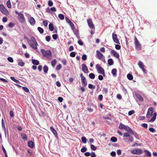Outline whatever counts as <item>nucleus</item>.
I'll use <instances>...</instances> for the list:
<instances>
[{
  "label": "nucleus",
  "mask_w": 157,
  "mask_h": 157,
  "mask_svg": "<svg viewBox=\"0 0 157 157\" xmlns=\"http://www.w3.org/2000/svg\"><path fill=\"white\" fill-rule=\"evenodd\" d=\"M130 132H125L123 134V137L124 140L126 142L128 143L132 142L133 140L132 136L130 135Z\"/></svg>",
  "instance_id": "f257e3e1"
},
{
  "label": "nucleus",
  "mask_w": 157,
  "mask_h": 157,
  "mask_svg": "<svg viewBox=\"0 0 157 157\" xmlns=\"http://www.w3.org/2000/svg\"><path fill=\"white\" fill-rule=\"evenodd\" d=\"M28 43L33 49L35 50L37 49L38 44L33 37H31L30 40L28 41Z\"/></svg>",
  "instance_id": "f03ea898"
},
{
  "label": "nucleus",
  "mask_w": 157,
  "mask_h": 157,
  "mask_svg": "<svg viewBox=\"0 0 157 157\" xmlns=\"http://www.w3.org/2000/svg\"><path fill=\"white\" fill-rule=\"evenodd\" d=\"M118 128L119 129L124 130L128 132H133V130L129 127L127 125H124L122 123H120Z\"/></svg>",
  "instance_id": "7ed1b4c3"
},
{
  "label": "nucleus",
  "mask_w": 157,
  "mask_h": 157,
  "mask_svg": "<svg viewBox=\"0 0 157 157\" xmlns=\"http://www.w3.org/2000/svg\"><path fill=\"white\" fill-rule=\"evenodd\" d=\"M15 13L16 14L18 15V19L19 21L21 23H24L25 21V20L23 14L18 12L17 10L15 11Z\"/></svg>",
  "instance_id": "20e7f679"
},
{
  "label": "nucleus",
  "mask_w": 157,
  "mask_h": 157,
  "mask_svg": "<svg viewBox=\"0 0 157 157\" xmlns=\"http://www.w3.org/2000/svg\"><path fill=\"white\" fill-rule=\"evenodd\" d=\"M40 52L45 57H48V56L51 57L52 56V52L50 50L46 51L44 49H41Z\"/></svg>",
  "instance_id": "39448f33"
},
{
  "label": "nucleus",
  "mask_w": 157,
  "mask_h": 157,
  "mask_svg": "<svg viewBox=\"0 0 157 157\" xmlns=\"http://www.w3.org/2000/svg\"><path fill=\"white\" fill-rule=\"evenodd\" d=\"M96 68L98 73L104 76H105L104 70L99 64H97L96 65Z\"/></svg>",
  "instance_id": "423d86ee"
},
{
  "label": "nucleus",
  "mask_w": 157,
  "mask_h": 157,
  "mask_svg": "<svg viewBox=\"0 0 157 157\" xmlns=\"http://www.w3.org/2000/svg\"><path fill=\"white\" fill-rule=\"evenodd\" d=\"M0 10L2 13L6 15H7L9 14V11L2 4L0 5Z\"/></svg>",
  "instance_id": "0eeeda50"
},
{
  "label": "nucleus",
  "mask_w": 157,
  "mask_h": 157,
  "mask_svg": "<svg viewBox=\"0 0 157 157\" xmlns=\"http://www.w3.org/2000/svg\"><path fill=\"white\" fill-rule=\"evenodd\" d=\"M136 49L137 50H140L141 49V45L140 43L136 37L135 36L134 42Z\"/></svg>",
  "instance_id": "6e6552de"
},
{
  "label": "nucleus",
  "mask_w": 157,
  "mask_h": 157,
  "mask_svg": "<svg viewBox=\"0 0 157 157\" xmlns=\"http://www.w3.org/2000/svg\"><path fill=\"white\" fill-rule=\"evenodd\" d=\"M131 152L133 154L140 155L142 154L143 153V151L140 149H137L131 150Z\"/></svg>",
  "instance_id": "1a4fd4ad"
},
{
  "label": "nucleus",
  "mask_w": 157,
  "mask_h": 157,
  "mask_svg": "<svg viewBox=\"0 0 157 157\" xmlns=\"http://www.w3.org/2000/svg\"><path fill=\"white\" fill-rule=\"evenodd\" d=\"M153 113V108H149L147 112L146 117L147 118H149L150 117L152 116Z\"/></svg>",
  "instance_id": "9d476101"
},
{
  "label": "nucleus",
  "mask_w": 157,
  "mask_h": 157,
  "mask_svg": "<svg viewBox=\"0 0 157 157\" xmlns=\"http://www.w3.org/2000/svg\"><path fill=\"white\" fill-rule=\"evenodd\" d=\"M112 38L114 42L117 44H120V42L117 38V35L114 34L113 33L112 34Z\"/></svg>",
  "instance_id": "9b49d317"
},
{
  "label": "nucleus",
  "mask_w": 157,
  "mask_h": 157,
  "mask_svg": "<svg viewBox=\"0 0 157 157\" xmlns=\"http://www.w3.org/2000/svg\"><path fill=\"white\" fill-rule=\"evenodd\" d=\"M66 21L70 25L72 30H73L75 28V26L74 24L71 22L70 20L67 17L65 18Z\"/></svg>",
  "instance_id": "f8f14e48"
},
{
  "label": "nucleus",
  "mask_w": 157,
  "mask_h": 157,
  "mask_svg": "<svg viewBox=\"0 0 157 157\" xmlns=\"http://www.w3.org/2000/svg\"><path fill=\"white\" fill-rule=\"evenodd\" d=\"M82 69L84 72L86 74L89 73V71L86 65L84 64H82Z\"/></svg>",
  "instance_id": "ddd939ff"
},
{
  "label": "nucleus",
  "mask_w": 157,
  "mask_h": 157,
  "mask_svg": "<svg viewBox=\"0 0 157 157\" xmlns=\"http://www.w3.org/2000/svg\"><path fill=\"white\" fill-rule=\"evenodd\" d=\"M88 25L90 28H94V25L93 23L92 20L90 19H89L87 20Z\"/></svg>",
  "instance_id": "4468645a"
},
{
  "label": "nucleus",
  "mask_w": 157,
  "mask_h": 157,
  "mask_svg": "<svg viewBox=\"0 0 157 157\" xmlns=\"http://www.w3.org/2000/svg\"><path fill=\"white\" fill-rule=\"evenodd\" d=\"M29 21L32 26H33L34 25L36 22L35 19L32 17H30L29 18Z\"/></svg>",
  "instance_id": "2eb2a0df"
},
{
  "label": "nucleus",
  "mask_w": 157,
  "mask_h": 157,
  "mask_svg": "<svg viewBox=\"0 0 157 157\" xmlns=\"http://www.w3.org/2000/svg\"><path fill=\"white\" fill-rule=\"evenodd\" d=\"M96 57H97L99 59H100L103 57V55L99 51L97 50L96 51Z\"/></svg>",
  "instance_id": "dca6fc26"
},
{
  "label": "nucleus",
  "mask_w": 157,
  "mask_h": 157,
  "mask_svg": "<svg viewBox=\"0 0 157 157\" xmlns=\"http://www.w3.org/2000/svg\"><path fill=\"white\" fill-rule=\"evenodd\" d=\"M81 82L84 87H85L87 85V82L86 80V78L82 77L81 78Z\"/></svg>",
  "instance_id": "f3484780"
},
{
  "label": "nucleus",
  "mask_w": 157,
  "mask_h": 157,
  "mask_svg": "<svg viewBox=\"0 0 157 157\" xmlns=\"http://www.w3.org/2000/svg\"><path fill=\"white\" fill-rule=\"evenodd\" d=\"M111 54H112L116 58H119V54L116 51L114 50H112L111 51Z\"/></svg>",
  "instance_id": "a211bd4d"
},
{
  "label": "nucleus",
  "mask_w": 157,
  "mask_h": 157,
  "mask_svg": "<svg viewBox=\"0 0 157 157\" xmlns=\"http://www.w3.org/2000/svg\"><path fill=\"white\" fill-rule=\"evenodd\" d=\"M50 129L53 134L56 137H57V134L56 130L53 127H51L50 128Z\"/></svg>",
  "instance_id": "6ab92c4d"
},
{
  "label": "nucleus",
  "mask_w": 157,
  "mask_h": 157,
  "mask_svg": "<svg viewBox=\"0 0 157 157\" xmlns=\"http://www.w3.org/2000/svg\"><path fill=\"white\" fill-rule=\"evenodd\" d=\"M156 115H157L156 113L155 112L154 113L152 118L150 120V122H154L156 119Z\"/></svg>",
  "instance_id": "aec40b11"
},
{
  "label": "nucleus",
  "mask_w": 157,
  "mask_h": 157,
  "mask_svg": "<svg viewBox=\"0 0 157 157\" xmlns=\"http://www.w3.org/2000/svg\"><path fill=\"white\" fill-rule=\"evenodd\" d=\"M43 70L44 73L46 74L48 73V68L47 66L44 65L43 67Z\"/></svg>",
  "instance_id": "412c9836"
},
{
  "label": "nucleus",
  "mask_w": 157,
  "mask_h": 157,
  "mask_svg": "<svg viewBox=\"0 0 157 157\" xmlns=\"http://www.w3.org/2000/svg\"><path fill=\"white\" fill-rule=\"evenodd\" d=\"M28 145L29 147L31 148H33L34 147V143L32 141H29L28 142Z\"/></svg>",
  "instance_id": "4be33fe9"
},
{
  "label": "nucleus",
  "mask_w": 157,
  "mask_h": 157,
  "mask_svg": "<svg viewBox=\"0 0 157 157\" xmlns=\"http://www.w3.org/2000/svg\"><path fill=\"white\" fill-rule=\"evenodd\" d=\"M32 62L33 64L35 65H38L39 64V61L35 59H32Z\"/></svg>",
  "instance_id": "5701e85b"
},
{
  "label": "nucleus",
  "mask_w": 157,
  "mask_h": 157,
  "mask_svg": "<svg viewBox=\"0 0 157 157\" xmlns=\"http://www.w3.org/2000/svg\"><path fill=\"white\" fill-rule=\"evenodd\" d=\"M108 63L109 66L113 65L114 63L113 59L111 58L109 59L108 60Z\"/></svg>",
  "instance_id": "b1692460"
},
{
  "label": "nucleus",
  "mask_w": 157,
  "mask_h": 157,
  "mask_svg": "<svg viewBox=\"0 0 157 157\" xmlns=\"http://www.w3.org/2000/svg\"><path fill=\"white\" fill-rule=\"evenodd\" d=\"M49 29L50 31H52L54 30V28L53 24L50 23L48 25Z\"/></svg>",
  "instance_id": "393cba45"
},
{
  "label": "nucleus",
  "mask_w": 157,
  "mask_h": 157,
  "mask_svg": "<svg viewBox=\"0 0 157 157\" xmlns=\"http://www.w3.org/2000/svg\"><path fill=\"white\" fill-rule=\"evenodd\" d=\"M130 134H132L134 135L135 137L138 140H139L138 135L136 132H134L133 131L132 132H130Z\"/></svg>",
  "instance_id": "a878e982"
},
{
  "label": "nucleus",
  "mask_w": 157,
  "mask_h": 157,
  "mask_svg": "<svg viewBox=\"0 0 157 157\" xmlns=\"http://www.w3.org/2000/svg\"><path fill=\"white\" fill-rule=\"evenodd\" d=\"M18 60L20 61L18 62V65L19 66H21V67L24 66L25 65V63L22 61V60L20 59H18Z\"/></svg>",
  "instance_id": "bb28decb"
},
{
  "label": "nucleus",
  "mask_w": 157,
  "mask_h": 157,
  "mask_svg": "<svg viewBox=\"0 0 157 157\" xmlns=\"http://www.w3.org/2000/svg\"><path fill=\"white\" fill-rule=\"evenodd\" d=\"M127 77L128 79L130 80H132L133 78V76L132 75L129 73L127 75Z\"/></svg>",
  "instance_id": "cd10ccee"
},
{
  "label": "nucleus",
  "mask_w": 157,
  "mask_h": 157,
  "mask_svg": "<svg viewBox=\"0 0 157 157\" xmlns=\"http://www.w3.org/2000/svg\"><path fill=\"white\" fill-rule=\"evenodd\" d=\"M144 151L146 153V155L148 157H150L151 156V154L149 151L145 150Z\"/></svg>",
  "instance_id": "c85d7f7f"
},
{
  "label": "nucleus",
  "mask_w": 157,
  "mask_h": 157,
  "mask_svg": "<svg viewBox=\"0 0 157 157\" xmlns=\"http://www.w3.org/2000/svg\"><path fill=\"white\" fill-rule=\"evenodd\" d=\"M117 70L116 68L113 69L111 71V73L113 76H114L117 75Z\"/></svg>",
  "instance_id": "c756f323"
},
{
  "label": "nucleus",
  "mask_w": 157,
  "mask_h": 157,
  "mask_svg": "<svg viewBox=\"0 0 157 157\" xmlns=\"http://www.w3.org/2000/svg\"><path fill=\"white\" fill-rule=\"evenodd\" d=\"M136 98L141 101H143V97L139 94H136Z\"/></svg>",
  "instance_id": "7c9ffc66"
},
{
  "label": "nucleus",
  "mask_w": 157,
  "mask_h": 157,
  "mask_svg": "<svg viewBox=\"0 0 157 157\" xmlns=\"http://www.w3.org/2000/svg\"><path fill=\"white\" fill-rule=\"evenodd\" d=\"M81 140L82 142L84 144H86L87 142V139L84 136L82 137Z\"/></svg>",
  "instance_id": "2f4dec72"
},
{
  "label": "nucleus",
  "mask_w": 157,
  "mask_h": 157,
  "mask_svg": "<svg viewBox=\"0 0 157 157\" xmlns=\"http://www.w3.org/2000/svg\"><path fill=\"white\" fill-rule=\"evenodd\" d=\"M22 138L25 140H27V137L25 134L22 133L21 135Z\"/></svg>",
  "instance_id": "473e14b6"
},
{
  "label": "nucleus",
  "mask_w": 157,
  "mask_h": 157,
  "mask_svg": "<svg viewBox=\"0 0 157 157\" xmlns=\"http://www.w3.org/2000/svg\"><path fill=\"white\" fill-rule=\"evenodd\" d=\"M10 79L12 80H13V81L14 82L16 83H20L19 81V80H18L15 79V78H14V77H10Z\"/></svg>",
  "instance_id": "72a5a7b5"
},
{
  "label": "nucleus",
  "mask_w": 157,
  "mask_h": 157,
  "mask_svg": "<svg viewBox=\"0 0 157 157\" xmlns=\"http://www.w3.org/2000/svg\"><path fill=\"white\" fill-rule=\"evenodd\" d=\"M110 140L113 142H116L117 141V138L115 136H113L111 137Z\"/></svg>",
  "instance_id": "f704fd0d"
},
{
  "label": "nucleus",
  "mask_w": 157,
  "mask_h": 157,
  "mask_svg": "<svg viewBox=\"0 0 157 157\" xmlns=\"http://www.w3.org/2000/svg\"><path fill=\"white\" fill-rule=\"evenodd\" d=\"M6 5L7 7L10 9L11 8L12 6L11 4V2L10 1V0H8L6 2Z\"/></svg>",
  "instance_id": "c9c22d12"
},
{
  "label": "nucleus",
  "mask_w": 157,
  "mask_h": 157,
  "mask_svg": "<svg viewBox=\"0 0 157 157\" xmlns=\"http://www.w3.org/2000/svg\"><path fill=\"white\" fill-rule=\"evenodd\" d=\"M89 76L90 78L94 79L95 77V75L94 73H91L89 74Z\"/></svg>",
  "instance_id": "e433bc0d"
},
{
  "label": "nucleus",
  "mask_w": 157,
  "mask_h": 157,
  "mask_svg": "<svg viewBox=\"0 0 157 157\" xmlns=\"http://www.w3.org/2000/svg\"><path fill=\"white\" fill-rule=\"evenodd\" d=\"M56 63V60L55 59H54L51 62V65L53 67H54L55 66Z\"/></svg>",
  "instance_id": "4c0bfd02"
},
{
  "label": "nucleus",
  "mask_w": 157,
  "mask_h": 157,
  "mask_svg": "<svg viewBox=\"0 0 157 157\" xmlns=\"http://www.w3.org/2000/svg\"><path fill=\"white\" fill-rule=\"evenodd\" d=\"M37 30L41 34H42L44 33V30L43 29L40 27H38L37 28Z\"/></svg>",
  "instance_id": "58836bf2"
},
{
  "label": "nucleus",
  "mask_w": 157,
  "mask_h": 157,
  "mask_svg": "<svg viewBox=\"0 0 157 157\" xmlns=\"http://www.w3.org/2000/svg\"><path fill=\"white\" fill-rule=\"evenodd\" d=\"M88 88L91 89H94L95 88V86L92 84H89L88 86Z\"/></svg>",
  "instance_id": "ea45409f"
},
{
  "label": "nucleus",
  "mask_w": 157,
  "mask_h": 157,
  "mask_svg": "<svg viewBox=\"0 0 157 157\" xmlns=\"http://www.w3.org/2000/svg\"><path fill=\"white\" fill-rule=\"evenodd\" d=\"M87 150V148L84 147L83 146V147L82 148L81 150V152L83 153L86 152Z\"/></svg>",
  "instance_id": "a19ab883"
},
{
  "label": "nucleus",
  "mask_w": 157,
  "mask_h": 157,
  "mask_svg": "<svg viewBox=\"0 0 157 157\" xmlns=\"http://www.w3.org/2000/svg\"><path fill=\"white\" fill-rule=\"evenodd\" d=\"M58 17L61 20H63L64 19V17L63 14H59L58 15Z\"/></svg>",
  "instance_id": "79ce46f5"
},
{
  "label": "nucleus",
  "mask_w": 157,
  "mask_h": 157,
  "mask_svg": "<svg viewBox=\"0 0 157 157\" xmlns=\"http://www.w3.org/2000/svg\"><path fill=\"white\" fill-rule=\"evenodd\" d=\"M90 148L93 151H95L97 149V147L92 144L90 145Z\"/></svg>",
  "instance_id": "37998d69"
},
{
  "label": "nucleus",
  "mask_w": 157,
  "mask_h": 157,
  "mask_svg": "<svg viewBox=\"0 0 157 157\" xmlns=\"http://www.w3.org/2000/svg\"><path fill=\"white\" fill-rule=\"evenodd\" d=\"M138 64L140 68H141V67L144 66L143 65V63L140 61H139Z\"/></svg>",
  "instance_id": "c03bdc74"
},
{
  "label": "nucleus",
  "mask_w": 157,
  "mask_h": 157,
  "mask_svg": "<svg viewBox=\"0 0 157 157\" xmlns=\"http://www.w3.org/2000/svg\"><path fill=\"white\" fill-rule=\"evenodd\" d=\"M76 55V53L75 52H71L70 55V56L72 57H74Z\"/></svg>",
  "instance_id": "a18cd8bd"
},
{
  "label": "nucleus",
  "mask_w": 157,
  "mask_h": 157,
  "mask_svg": "<svg viewBox=\"0 0 157 157\" xmlns=\"http://www.w3.org/2000/svg\"><path fill=\"white\" fill-rule=\"evenodd\" d=\"M51 37L49 36H47L45 37V40L46 41L49 42L51 40Z\"/></svg>",
  "instance_id": "49530a36"
},
{
  "label": "nucleus",
  "mask_w": 157,
  "mask_h": 157,
  "mask_svg": "<svg viewBox=\"0 0 157 157\" xmlns=\"http://www.w3.org/2000/svg\"><path fill=\"white\" fill-rule=\"evenodd\" d=\"M48 5L49 6H52L53 5V3L52 0H50L48 1Z\"/></svg>",
  "instance_id": "de8ad7c7"
},
{
  "label": "nucleus",
  "mask_w": 157,
  "mask_h": 157,
  "mask_svg": "<svg viewBox=\"0 0 157 157\" xmlns=\"http://www.w3.org/2000/svg\"><path fill=\"white\" fill-rule=\"evenodd\" d=\"M58 35L57 34H54L52 35V37L53 39L56 40L58 38Z\"/></svg>",
  "instance_id": "09e8293b"
},
{
  "label": "nucleus",
  "mask_w": 157,
  "mask_h": 157,
  "mask_svg": "<svg viewBox=\"0 0 157 157\" xmlns=\"http://www.w3.org/2000/svg\"><path fill=\"white\" fill-rule=\"evenodd\" d=\"M115 48L116 49L119 50L121 49V46L118 44H117L115 45Z\"/></svg>",
  "instance_id": "8fccbe9b"
},
{
  "label": "nucleus",
  "mask_w": 157,
  "mask_h": 157,
  "mask_svg": "<svg viewBox=\"0 0 157 157\" xmlns=\"http://www.w3.org/2000/svg\"><path fill=\"white\" fill-rule=\"evenodd\" d=\"M22 88L25 92H29V89L26 87H22Z\"/></svg>",
  "instance_id": "3c124183"
},
{
  "label": "nucleus",
  "mask_w": 157,
  "mask_h": 157,
  "mask_svg": "<svg viewBox=\"0 0 157 157\" xmlns=\"http://www.w3.org/2000/svg\"><path fill=\"white\" fill-rule=\"evenodd\" d=\"M62 68V66L61 64H59V65H57L56 67V69L57 70H60Z\"/></svg>",
  "instance_id": "603ef678"
},
{
  "label": "nucleus",
  "mask_w": 157,
  "mask_h": 157,
  "mask_svg": "<svg viewBox=\"0 0 157 157\" xmlns=\"http://www.w3.org/2000/svg\"><path fill=\"white\" fill-rule=\"evenodd\" d=\"M14 24L12 22H10L8 24V26L10 28H12L14 26Z\"/></svg>",
  "instance_id": "864d4df0"
},
{
  "label": "nucleus",
  "mask_w": 157,
  "mask_h": 157,
  "mask_svg": "<svg viewBox=\"0 0 157 157\" xmlns=\"http://www.w3.org/2000/svg\"><path fill=\"white\" fill-rule=\"evenodd\" d=\"M8 60L10 63H12L13 61V58L11 57H9L7 58Z\"/></svg>",
  "instance_id": "5fc2aeb1"
},
{
  "label": "nucleus",
  "mask_w": 157,
  "mask_h": 157,
  "mask_svg": "<svg viewBox=\"0 0 157 157\" xmlns=\"http://www.w3.org/2000/svg\"><path fill=\"white\" fill-rule=\"evenodd\" d=\"M149 131L152 132H154L156 131V130L153 128H149Z\"/></svg>",
  "instance_id": "6e6d98bb"
},
{
  "label": "nucleus",
  "mask_w": 157,
  "mask_h": 157,
  "mask_svg": "<svg viewBox=\"0 0 157 157\" xmlns=\"http://www.w3.org/2000/svg\"><path fill=\"white\" fill-rule=\"evenodd\" d=\"M82 58L83 60L85 61L87 59V56L86 55L83 54L82 56Z\"/></svg>",
  "instance_id": "4d7b16f0"
},
{
  "label": "nucleus",
  "mask_w": 157,
  "mask_h": 157,
  "mask_svg": "<svg viewBox=\"0 0 157 157\" xmlns=\"http://www.w3.org/2000/svg\"><path fill=\"white\" fill-rule=\"evenodd\" d=\"M103 95L102 94H100L98 96V100L100 101H102L103 99Z\"/></svg>",
  "instance_id": "13d9d810"
},
{
  "label": "nucleus",
  "mask_w": 157,
  "mask_h": 157,
  "mask_svg": "<svg viewBox=\"0 0 157 157\" xmlns=\"http://www.w3.org/2000/svg\"><path fill=\"white\" fill-rule=\"evenodd\" d=\"M78 44L81 46L83 45V43L81 40H79L78 41Z\"/></svg>",
  "instance_id": "bf43d9fd"
},
{
  "label": "nucleus",
  "mask_w": 157,
  "mask_h": 157,
  "mask_svg": "<svg viewBox=\"0 0 157 157\" xmlns=\"http://www.w3.org/2000/svg\"><path fill=\"white\" fill-rule=\"evenodd\" d=\"M108 90L107 88L104 87L103 88V91L104 92L105 94L108 93Z\"/></svg>",
  "instance_id": "052dcab7"
},
{
  "label": "nucleus",
  "mask_w": 157,
  "mask_h": 157,
  "mask_svg": "<svg viewBox=\"0 0 157 157\" xmlns=\"http://www.w3.org/2000/svg\"><path fill=\"white\" fill-rule=\"evenodd\" d=\"M134 113H135V112L134 110H132L128 112V115L129 116L131 115L132 114H134Z\"/></svg>",
  "instance_id": "680f3d73"
},
{
  "label": "nucleus",
  "mask_w": 157,
  "mask_h": 157,
  "mask_svg": "<svg viewBox=\"0 0 157 157\" xmlns=\"http://www.w3.org/2000/svg\"><path fill=\"white\" fill-rule=\"evenodd\" d=\"M90 156L91 157H96V155L94 152H92Z\"/></svg>",
  "instance_id": "e2e57ef3"
},
{
  "label": "nucleus",
  "mask_w": 157,
  "mask_h": 157,
  "mask_svg": "<svg viewBox=\"0 0 157 157\" xmlns=\"http://www.w3.org/2000/svg\"><path fill=\"white\" fill-rule=\"evenodd\" d=\"M91 155V153L88 152H86L84 154V155L85 156L88 157L90 156Z\"/></svg>",
  "instance_id": "0e129e2a"
},
{
  "label": "nucleus",
  "mask_w": 157,
  "mask_h": 157,
  "mask_svg": "<svg viewBox=\"0 0 157 157\" xmlns=\"http://www.w3.org/2000/svg\"><path fill=\"white\" fill-rule=\"evenodd\" d=\"M141 126L145 128H147V124L146 123H144L142 124Z\"/></svg>",
  "instance_id": "69168bd1"
},
{
  "label": "nucleus",
  "mask_w": 157,
  "mask_h": 157,
  "mask_svg": "<svg viewBox=\"0 0 157 157\" xmlns=\"http://www.w3.org/2000/svg\"><path fill=\"white\" fill-rule=\"evenodd\" d=\"M58 100L60 102H61L63 101V99L62 97H59L58 98Z\"/></svg>",
  "instance_id": "338daca9"
},
{
  "label": "nucleus",
  "mask_w": 157,
  "mask_h": 157,
  "mask_svg": "<svg viewBox=\"0 0 157 157\" xmlns=\"http://www.w3.org/2000/svg\"><path fill=\"white\" fill-rule=\"evenodd\" d=\"M67 61L66 59H63L62 61V62L64 65L67 64Z\"/></svg>",
  "instance_id": "774afa93"
}]
</instances>
